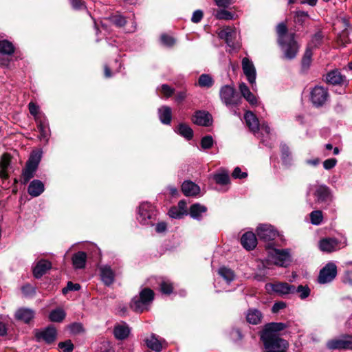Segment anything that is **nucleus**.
<instances>
[{
    "label": "nucleus",
    "mask_w": 352,
    "mask_h": 352,
    "mask_svg": "<svg viewBox=\"0 0 352 352\" xmlns=\"http://www.w3.org/2000/svg\"><path fill=\"white\" fill-rule=\"evenodd\" d=\"M278 43L283 52L284 58L288 60L296 57L298 51V45L294 39V34H287L285 23H280L276 27Z\"/></svg>",
    "instance_id": "1"
},
{
    "label": "nucleus",
    "mask_w": 352,
    "mask_h": 352,
    "mask_svg": "<svg viewBox=\"0 0 352 352\" xmlns=\"http://www.w3.org/2000/svg\"><path fill=\"white\" fill-rule=\"evenodd\" d=\"M219 96L221 102L232 112L236 115V109L241 103V97L230 85L223 86L219 91Z\"/></svg>",
    "instance_id": "2"
},
{
    "label": "nucleus",
    "mask_w": 352,
    "mask_h": 352,
    "mask_svg": "<svg viewBox=\"0 0 352 352\" xmlns=\"http://www.w3.org/2000/svg\"><path fill=\"white\" fill-rule=\"evenodd\" d=\"M270 262L280 267H287L291 262V255L288 249H277L273 243L266 244Z\"/></svg>",
    "instance_id": "3"
},
{
    "label": "nucleus",
    "mask_w": 352,
    "mask_h": 352,
    "mask_svg": "<svg viewBox=\"0 0 352 352\" xmlns=\"http://www.w3.org/2000/svg\"><path fill=\"white\" fill-rule=\"evenodd\" d=\"M246 124L250 130L265 142V135L268 136L270 133V128L266 123L259 124L258 118L251 111H247L244 116Z\"/></svg>",
    "instance_id": "4"
},
{
    "label": "nucleus",
    "mask_w": 352,
    "mask_h": 352,
    "mask_svg": "<svg viewBox=\"0 0 352 352\" xmlns=\"http://www.w3.org/2000/svg\"><path fill=\"white\" fill-rule=\"evenodd\" d=\"M154 298V292L148 288L142 289L139 296L133 298L131 307L136 312H142L148 309Z\"/></svg>",
    "instance_id": "5"
},
{
    "label": "nucleus",
    "mask_w": 352,
    "mask_h": 352,
    "mask_svg": "<svg viewBox=\"0 0 352 352\" xmlns=\"http://www.w3.org/2000/svg\"><path fill=\"white\" fill-rule=\"evenodd\" d=\"M261 340L265 352H287L289 344L287 341L280 337H270L266 335L265 338H261Z\"/></svg>",
    "instance_id": "6"
},
{
    "label": "nucleus",
    "mask_w": 352,
    "mask_h": 352,
    "mask_svg": "<svg viewBox=\"0 0 352 352\" xmlns=\"http://www.w3.org/2000/svg\"><path fill=\"white\" fill-rule=\"evenodd\" d=\"M156 210L155 207L148 202H143L138 209V220L143 225H153Z\"/></svg>",
    "instance_id": "7"
},
{
    "label": "nucleus",
    "mask_w": 352,
    "mask_h": 352,
    "mask_svg": "<svg viewBox=\"0 0 352 352\" xmlns=\"http://www.w3.org/2000/svg\"><path fill=\"white\" fill-rule=\"evenodd\" d=\"M41 159V153L39 152H35L31 155L25 169L23 170L21 176V182L23 184H27L34 177Z\"/></svg>",
    "instance_id": "8"
},
{
    "label": "nucleus",
    "mask_w": 352,
    "mask_h": 352,
    "mask_svg": "<svg viewBox=\"0 0 352 352\" xmlns=\"http://www.w3.org/2000/svg\"><path fill=\"white\" fill-rule=\"evenodd\" d=\"M326 346L330 350L352 351V335L343 334L339 338L331 339L327 342Z\"/></svg>",
    "instance_id": "9"
},
{
    "label": "nucleus",
    "mask_w": 352,
    "mask_h": 352,
    "mask_svg": "<svg viewBox=\"0 0 352 352\" xmlns=\"http://www.w3.org/2000/svg\"><path fill=\"white\" fill-rule=\"evenodd\" d=\"M327 89L322 86L314 87L310 92V100L315 107H322L329 99Z\"/></svg>",
    "instance_id": "10"
},
{
    "label": "nucleus",
    "mask_w": 352,
    "mask_h": 352,
    "mask_svg": "<svg viewBox=\"0 0 352 352\" xmlns=\"http://www.w3.org/2000/svg\"><path fill=\"white\" fill-rule=\"evenodd\" d=\"M256 234L261 240L267 243H272L278 235L276 230L271 225L261 224L256 228Z\"/></svg>",
    "instance_id": "11"
},
{
    "label": "nucleus",
    "mask_w": 352,
    "mask_h": 352,
    "mask_svg": "<svg viewBox=\"0 0 352 352\" xmlns=\"http://www.w3.org/2000/svg\"><path fill=\"white\" fill-rule=\"evenodd\" d=\"M56 330L52 326L34 331L36 340L37 342L44 341L47 344H50L56 340Z\"/></svg>",
    "instance_id": "12"
},
{
    "label": "nucleus",
    "mask_w": 352,
    "mask_h": 352,
    "mask_svg": "<svg viewBox=\"0 0 352 352\" xmlns=\"http://www.w3.org/2000/svg\"><path fill=\"white\" fill-rule=\"evenodd\" d=\"M267 292H273L280 296L296 293V287L287 283H267L265 285Z\"/></svg>",
    "instance_id": "13"
},
{
    "label": "nucleus",
    "mask_w": 352,
    "mask_h": 352,
    "mask_svg": "<svg viewBox=\"0 0 352 352\" xmlns=\"http://www.w3.org/2000/svg\"><path fill=\"white\" fill-rule=\"evenodd\" d=\"M242 69L244 74L247 77L248 82L252 85V89L256 90V69L253 63L248 58L245 57L243 58Z\"/></svg>",
    "instance_id": "14"
},
{
    "label": "nucleus",
    "mask_w": 352,
    "mask_h": 352,
    "mask_svg": "<svg viewBox=\"0 0 352 352\" xmlns=\"http://www.w3.org/2000/svg\"><path fill=\"white\" fill-rule=\"evenodd\" d=\"M337 274L336 266L333 263H328L320 272L318 282L320 283H327L334 279Z\"/></svg>",
    "instance_id": "15"
},
{
    "label": "nucleus",
    "mask_w": 352,
    "mask_h": 352,
    "mask_svg": "<svg viewBox=\"0 0 352 352\" xmlns=\"http://www.w3.org/2000/svg\"><path fill=\"white\" fill-rule=\"evenodd\" d=\"M319 248L324 252H331L340 248V244L335 238H324L319 242Z\"/></svg>",
    "instance_id": "16"
},
{
    "label": "nucleus",
    "mask_w": 352,
    "mask_h": 352,
    "mask_svg": "<svg viewBox=\"0 0 352 352\" xmlns=\"http://www.w3.org/2000/svg\"><path fill=\"white\" fill-rule=\"evenodd\" d=\"M287 325L283 322H271L265 325L261 334V338H265L266 335L270 337H280L278 332L285 329Z\"/></svg>",
    "instance_id": "17"
},
{
    "label": "nucleus",
    "mask_w": 352,
    "mask_h": 352,
    "mask_svg": "<svg viewBox=\"0 0 352 352\" xmlns=\"http://www.w3.org/2000/svg\"><path fill=\"white\" fill-rule=\"evenodd\" d=\"M314 196L316 197L317 201L320 203L327 202L331 199V194L329 187L325 185H315Z\"/></svg>",
    "instance_id": "18"
},
{
    "label": "nucleus",
    "mask_w": 352,
    "mask_h": 352,
    "mask_svg": "<svg viewBox=\"0 0 352 352\" xmlns=\"http://www.w3.org/2000/svg\"><path fill=\"white\" fill-rule=\"evenodd\" d=\"M37 123V127L39 131V139L43 140L45 143L48 142L49 137L50 135V130L49 128V124L45 118L37 116L35 118Z\"/></svg>",
    "instance_id": "19"
},
{
    "label": "nucleus",
    "mask_w": 352,
    "mask_h": 352,
    "mask_svg": "<svg viewBox=\"0 0 352 352\" xmlns=\"http://www.w3.org/2000/svg\"><path fill=\"white\" fill-rule=\"evenodd\" d=\"M326 81L333 85H342L346 83V78L338 69H334L327 73Z\"/></svg>",
    "instance_id": "20"
},
{
    "label": "nucleus",
    "mask_w": 352,
    "mask_h": 352,
    "mask_svg": "<svg viewBox=\"0 0 352 352\" xmlns=\"http://www.w3.org/2000/svg\"><path fill=\"white\" fill-rule=\"evenodd\" d=\"M192 120L195 124L204 126H210L212 122L211 115L205 111H196Z\"/></svg>",
    "instance_id": "21"
},
{
    "label": "nucleus",
    "mask_w": 352,
    "mask_h": 352,
    "mask_svg": "<svg viewBox=\"0 0 352 352\" xmlns=\"http://www.w3.org/2000/svg\"><path fill=\"white\" fill-rule=\"evenodd\" d=\"M100 274L102 281L107 286L111 285L115 278V273L109 265H105L100 267Z\"/></svg>",
    "instance_id": "22"
},
{
    "label": "nucleus",
    "mask_w": 352,
    "mask_h": 352,
    "mask_svg": "<svg viewBox=\"0 0 352 352\" xmlns=\"http://www.w3.org/2000/svg\"><path fill=\"white\" fill-rule=\"evenodd\" d=\"M219 36L221 38L224 39L227 45L232 49L236 48V45L233 42V38L236 36V32L235 30L231 27H226L219 32Z\"/></svg>",
    "instance_id": "23"
},
{
    "label": "nucleus",
    "mask_w": 352,
    "mask_h": 352,
    "mask_svg": "<svg viewBox=\"0 0 352 352\" xmlns=\"http://www.w3.org/2000/svg\"><path fill=\"white\" fill-rule=\"evenodd\" d=\"M14 316L18 320L29 323L34 318L35 311L32 309L22 307L16 310Z\"/></svg>",
    "instance_id": "24"
},
{
    "label": "nucleus",
    "mask_w": 352,
    "mask_h": 352,
    "mask_svg": "<svg viewBox=\"0 0 352 352\" xmlns=\"http://www.w3.org/2000/svg\"><path fill=\"white\" fill-rule=\"evenodd\" d=\"M241 243L245 249L248 250H253L257 245L256 235L252 232H247L241 236Z\"/></svg>",
    "instance_id": "25"
},
{
    "label": "nucleus",
    "mask_w": 352,
    "mask_h": 352,
    "mask_svg": "<svg viewBox=\"0 0 352 352\" xmlns=\"http://www.w3.org/2000/svg\"><path fill=\"white\" fill-rule=\"evenodd\" d=\"M52 267L51 263L46 260H41L34 267L33 274L35 278H39Z\"/></svg>",
    "instance_id": "26"
},
{
    "label": "nucleus",
    "mask_w": 352,
    "mask_h": 352,
    "mask_svg": "<svg viewBox=\"0 0 352 352\" xmlns=\"http://www.w3.org/2000/svg\"><path fill=\"white\" fill-rule=\"evenodd\" d=\"M182 190L186 196H195L199 191V186L190 181H185L182 185Z\"/></svg>",
    "instance_id": "27"
},
{
    "label": "nucleus",
    "mask_w": 352,
    "mask_h": 352,
    "mask_svg": "<svg viewBox=\"0 0 352 352\" xmlns=\"http://www.w3.org/2000/svg\"><path fill=\"white\" fill-rule=\"evenodd\" d=\"M43 183L38 179L32 181L28 186V192L32 197H38L44 191Z\"/></svg>",
    "instance_id": "28"
},
{
    "label": "nucleus",
    "mask_w": 352,
    "mask_h": 352,
    "mask_svg": "<svg viewBox=\"0 0 352 352\" xmlns=\"http://www.w3.org/2000/svg\"><path fill=\"white\" fill-rule=\"evenodd\" d=\"M113 333L117 339L124 340L129 335L130 329L126 323L122 322L115 326Z\"/></svg>",
    "instance_id": "29"
},
{
    "label": "nucleus",
    "mask_w": 352,
    "mask_h": 352,
    "mask_svg": "<svg viewBox=\"0 0 352 352\" xmlns=\"http://www.w3.org/2000/svg\"><path fill=\"white\" fill-rule=\"evenodd\" d=\"M72 264L75 269H82L85 267L87 261V254L80 251L72 256Z\"/></svg>",
    "instance_id": "30"
},
{
    "label": "nucleus",
    "mask_w": 352,
    "mask_h": 352,
    "mask_svg": "<svg viewBox=\"0 0 352 352\" xmlns=\"http://www.w3.org/2000/svg\"><path fill=\"white\" fill-rule=\"evenodd\" d=\"M207 208L200 204H192L189 209V214L192 218L197 220H201L202 214L206 213Z\"/></svg>",
    "instance_id": "31"
},
{
    "label": "nucleus",
    "mask_w": 352,
    "mask_h": 352,
    "mask_svg": "<svg viewBox=\"0 0 352 352\" xmlns=\"http://www.w3.org/2000/svg\"><path fill=\"white\" fill-rule=\"evenodd\" d=\"M145 342L148 348L155 352H160L163 348L164 341L159 340L155 334H152L150 338H146Z\"/></svg>",
    "instance_id": "32"
},
{
    "label": "nucleus",
    "mask_w": 352,
    "mask_h": 352,
    "mask_svg": "<svg viewBox=\"0 0 352 352\" xmlns=\"http://www.w3.org/2000/svg\"><path fill=\"white\" fill-rule=\"evenodd\" d=\"M158 116L162 123L170 124L172 118L171 109L167 106H162L158 109Z\"/></svg>",
    "instance_id": "33"
},
{
    "label": "nucleus",
    "mask_w": 352,
    "mask_h": 352,
    "mask_svg": "<svg viewBox=\"0 0 352 352\" xmlns=\"http://www.w3.org/2000/svg\"><path fill=\"white\" fill-rule=\"evenodd\" d=\"M175 132L184 137L187 140H190L193 137L192 129L184 123H180L175 129Z\"/></svg>",
    "instance_id": "34"
},
{
    "label": "nucleus",
    "mask_w": 352,
    "mask_h": 352,
    "mask_svg": "<svg viewBox=\"0 0 352 352\" xmlns=\"http://www.w3.org/2000/svg\"><path fill=\"white\" fill-rule=\"evenodd\" d=\"M263 315L261 312L256 309H250L246 314L247 321L252 324H258L261 322Z\"/></svg>",
    "instance_id": "35"
},
{
    "label": "nucleus",
    "mask_w": 352,
    "mask_h": 352,
    "mask_svg": "<svg viewBox=\"0 0 352 352\" xmlns=\"http://www.w3.org/2000/svg\"><path fill=\"white\" fill-rule=\"evenodd\" d=\"M281 159L285 166H290L292 157L289 147L285 144H280Z\"/></svg>",
    "instance_id": "36"
},
{
    "label": "nucleus",
    "mask_w": 352,
    "mask_h": 352,
    "mask_svg": "<svg viewBox=\"0 0 352 352\" xmlns=\"http://www.w3.org/2000/svg\"><path fill=\"white\" fill-rule=\"evenodd\" d=\"M14 52V47L13 44L7 41H0V53L5 55H11Z\"/></svg>",
    "instance_id": "37"
},
{
    "label": "nucleus",
    "mask_w": 352,
    "mask_h": 352,
    "mask_svg": "<svg viewBox=\"0 0 352 352\" xmlns=\"http://www.w3.org/2000/svg\"><path fill=\"white\" fill-rule=\"evenodd\" d=\"M218 274L221 276L228 283H230L234 279V274L232 270L226 267H220L218 270Z\"/></svg>",
    "instance_id": "38"
},
{
    "label": "nucleus",
    "mask_w": 352,
    "mask_h": 352,
    "mask_svg": "<svg viewBox=\"0 0 352 352\" xmlns=\"http://www.w3.org/2000/svg\"><path fill=\"white\" fill-rule=\"evenodd\" d=\"M65 317V313L62 309H56L52 311L49 315V318L52 322H60Z\"/></svg>",
    "instance_id": "39"
},
{
    "label": "nucleus",
    "mask_w": 352,
    "mask_h": 352,
    "mask_svg": "<svg viewBox=\"0 0 352 352\" xmlns=\"http://www.w3.org/2000/svg\"><path fill=\"white\" fill-rule=\"evenodd\" d=\"M312 49H311V46H307V49L305 52L302 59V67L303 69H307L309 67L311 63V57H312Z\"/></svg>",
    "instance_id": "40"
},
{
    "label": "nucleus",
    "mask_w": 352,
    "mask_h": 352,
    "mask_svg": "<svg viewBox=\"0 0 352 352\" xmlns=\"http://www.w3.org/2000/svg\"><path fill=\"white\" fill-rule=\"evenodd\" d=\"M108 19L111 23L114 24L117 27H122L126 23L125 17L118 14L111 15L108 18Z\"/></svg>",
    "instance_id": "41"
},
{
    "label": "nucleus",
    "mask_w": 352,
    "mask_h": 352,
    "mask_svg": "<svg viewBox=\"0 0 352 352\" xmlns=\"http://www.w3.org/2000/svg\"><path fill=\"white\" fill-rule=\"evenodd\" d=\"M213 82L212 77L208 74H201L199 78V85L201 87H210Z\"/></svg>",
    "instance_id": "42"
},
{
    "label": "nucleus",
    "mask_w": 352,
    "mask_h": 352,
    "mask_svg": "<svg viewBox=\"0 0 352 352\" xmlns=\"http://www.w3.org/2000/svg\"><path fill=\"white\" fill-rule=\"evenodd\" d=\"M323 216L320 210H314L310 214L311 222L314 225H319L322 221Z\"/></svg>",
    "instance_id": "43"
},
{
    "label": "nucleus",
    "mask_w": 352,
    "mask_h": 352,
    "mask_svg": "<svg viewBox=\"0 0 352 352\" xmlns=\"http://www.w3.org/2000/svg\"><path fill=\"white\" fill-rule=\"evenodd\" d=\"M215 182L221 185H226L229 183L230 177L227 173H221L216 174L214 177Z\"/></svg>",
    "instance_id": "44"
},
{
    "label": "nucleus",
    "mask_w": 352,
    "mask_h": 352,
    "mask_svg": "<svg viewBox=\"0 0 352 352\" xmlns=\"http://www.w3.org/2000/svg\"><path fill=\"white\" fill-rule=\"evenodd\" d=\"M173 285L168 280H162L160 283V289L163 294H170L173 292Z\"/></svg>",
    "instance_id": "45"
},
{
    "label": "nucleus",
    "mask_w": 352,
    "mask_h": 352,
    "mask_svg": "<svg viewBox=\"0 0 352 352\" xmlns=\"http://www.w3.org/2000/svg\"><path fill=\"white\" fill-rule=\"evenodd\" d=\"M296 292L299 294V297L301 299H305L309 296L310 289L307 285H299L297 288H296Z\"/></svg>",
    "instance_id": "46"
},
{
    "label": "nucleus",
    "mask_w": 352,
    "mask_h": 352,
    "mask_svg": "<svg viewBox=\"0 0 352 352\" xmlns=\"http://www.w3.org/2000/svg\"><path fill=\"white\" fill-rule=\"evenodd\" d=\"M215 17L218 19L230 20L233 17L232 14L226 10H217L215 13Z\"/></svg>",
    "instance_id": "47"
},
{
    "label": "nucleus",
    "mask_w": 352,
    "mask_h": 352,
    "mask_svg": "<svg viewBox=\"0 0 352 352\" xmlns=\"http://www.w3.org/2000/svg\"><path fill=\"white\" fill-rule=\"evenodd\" d=\"M213 138L210 135H206L202 138L201 140V146L203 149H209L213 145Z\"/></svg>",
    "instance_id": "48"
},
{
    "label": "nucleus",
    "mask_w": 352,
    "mask_h": 352,
    "mask_svg": "<svg viewBox=\"0 0 352 352\" xmlns=\"http://www.w3.org/2000/svg\"><path fill=\"white\" fill-rule=\"evenodd\" d=\"M162 43L166 47H172L175 43V40L171 36L162 34L160 37Z\"/></svg>",
    "instance_id": "49"
},
{
    "label": "nucleus",
    "mask_w": 352,
    "mask_h": 352,
    "mask_svg": "<svg viewBox=\"0 0 352 352\" xmlns=\"http://www.w3.org/2000/svg\"><path fill=\"white\" fill-rule=\"evenodd\" d=\"M11 162V155L8 153H4L0 160V168L8 169Z\"/></svg>",
    "instance_id": "50"
},
{
    "label": "nucleus",
    "mask_w": 352,
    "mask_h": 352,
    "mask_svg": "<svg viewBox=\"0 0 352 352\" xmlns=\"http://www.w3.org/2000/svg\"><path fill=\"white\" fill-rule=\"evenodd\" d=\"M58 348L63 352H72L74 349V344L71 340H67L58 344Z\"/></svg>",
    "instance_id": "51"
},
{
    "label": "nucleus",
    "mask_w": 352,
    "mask_h": 352,
    "mask_svg": "<svg viewBox=\"0 0 352 352\" xmlns=\"http://www.w3.org/2000/svg\"><path fill=\"white\" fill-rule=\"evenodd\" d=\"M168 214L171 218L181 219L184 216V212L177 207H173L169 210Z\"/></svg>",
    "instance_id": "52"
},
{
    "label": "nucleus",
    "mask_w": 352,
    "mask_h": 352,
    "mask_svg": "<svg viewBox=\"0 0 352 352\" xmlns=\"http://www.w3.org/2000/svg\"><path fill=\"white\" fill-rule=\"evenodd\" d=\"M322 41V36L320 34H316L309 43L307 46H311V49H314V47H317Z\"/></svg>",
    "instance_id": "53"
},
{
    "label": "nucleus",
    "mask_w": 352,
    "mask_h": 352,
    "mask_svg": "<svg viewBox=\"0 0 352 352\" xmlns=\"http://www.w3.org/2000/svg\"><path fill=\"white\" fill-rule=\"evenodd\" d=\"M158 90L164 94L166 97L170 96L174 91V89H172L170 87H169L167 85H162L160 88H158Z\"/></svg>",
    "instance_id": "54"
},
{
    "label": "nucleus",
    "mask_w": 352,
    "mask_h": 352,
    "mask_svg": "<svg viewBox=\"0 0 352 352\" xmlns=\"http://www.w3.org/2000/svg\"><path fill=\"white\" fill-rule=\"evenodd\" d=\"M80 289V285L78 283L68 282L66 287L63 289V293L67 294L68 291H78Z\"/></svg>",
    "instance_id": "55"
},
{
    "label": "nucleus",
    "mask_w": 352,
    "mask_h": 352,
    "mask_svg": "<svg viewBox=\"0 0 352 352\" xmlns=\"http://www.w3.org/2000/svg\"><path fill=\"white\" fill-rule=\"evenodd\" d=\"M248 176V173L242 172L239 167H236L232 173V177L235 179H242Z\"/></svg>",
    "instance_id": "56"
},
{
    "label": "nucleus",
    "mask_w": 352,
    "mask_h": 352,
    "mask_svg": "<svg viewBox=\"0 0 352 352\" xmlns=\"http://www.w3.org/2000/svg\"><path fill=\"white\" fill-rule=\"evenodd\" d=\"M72 8L75 10L86 8L85 4L81 0H69Z\"/></svg>",
    "instance_id": "57"
},
{
    "label": "nucleus",
    "mask_w": 352,
    "mask_h": 352,
    "mask_svg": "<svg viewBox=\"0 0 352 352\" xmlns=\"http://www.w3.org/2000/svg\"><path fill=\"white\" fill-rule=\"evenodd\" d=\"M337 164V160L335 158H330L324 160L323 166L325 169L329 170L333 168Z\"/></svg>",
    "instance_id": "58"
},
{
    "label": "nucleus",
    "mask_w": 352,
    "mask_h": 352,
    "mask_svg": "<svg viewBox=\"0 0 352 352\" xmlns=\"http://www.w3.org/2000/svg\"><path fill=\"white\" fill-rule=\"evenodd\" d=\"M203 18V12L200 10L195 11L192 14L191 21L194 23H199Z\"/></svg>",
    "instance_id": "59"
},
{
    "label": "nucleus",
    "mask_w": 352,
    "mask_h": 352,
    "mask_svg": "<svg viewBox=\"0 0 352 352\" xmlns=\"http://www.w3.org/2000/svg\"><path fill=\"white\" fill-rule=\"evenodd\" d=\"M70 331L74 333H78L83 331V328L80 323H74L69 327Z\"/></svg>",
    "instance_id": "60"
},
{
    "label": "nucleus",
    "mask_w": 352,
    "mask_h": 352,
    "mask_svg": "<svg viewBox=\"0 0 352 352\" xmlns=\"http://www.w3.org/2000/svg\"><path fill=\"white\" fill-rule=\"evenodd\" d=\"M239 90H240V92L241 93L242 96L244 98L246 97V96H248V94L251 93V91H250V89L246 85V84L244 82H241L239 85Z\"/></svg>",
    "instance_id": "61"
},
{
    "label": "nucleus",
    "mask_w": 352,
    "mask_h": 352,
    "mask_svg": "<svg viewBox=\"0 0 352 352\" xmlns=\"http://www.w3.org/2000/svg\"><path fill=\"white\" fill-rule=\"evenodd\" d=\"M286 307V304L284 302H278L274 304L272 311L273 313H277L280 309H284Z\"/></svg>",
    "instance_id": "62"
},
{
    "label": "nucleus",
    "mask_w": 352,
    "mask_h": 352,
    "mask_svg": "<svg viewBox=\"0 0 352 352\" xmlns=\"http://www.w3.org/2000/svg\"><path fill=\"white\" fill-rule=\"evenodd\" d=\"M30 113L36 116L38 113V106L34 102H30L28 104Z\"/></svg>",
    "instance_id": "63"
},
{
    "label": "nucleus",
    "mask_w": 352,
    "mask_h": 352,
    "mask_svg": "<svg viewBox=\"0 0 352 352\" xmlns=\"http://www.w3.org/2000/svg\"><path fill=\"white\" fill-rule=\"evenodd\" d=\"M21 289L23 293L26 296L30 295L34 292L33 287H32L30 285L23 286Z\"/></svg>",
    "instance_id": "64"
}]
</instances>
